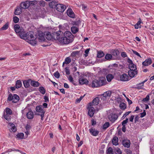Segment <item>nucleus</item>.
<instances>
[{
	"label": "nucleus",
	"instance_id": "nucleus-12",
	"mask_svg": "<svg viewBox=\"0 0 154 154\" xmlns=\"http://www.w3.org/2000/svg\"><path fill=\"white\" fill-rule=\"evenodd\" d=\"M122 143L125 147L128 148L130 146L131 142L129 140L125 139L122 140Z\"/></svg>",
	"mask_w": 154,
	"mask_h": 154
},
{
	"label": "nucleus",
	"instance_id": "nucleus-9",
	"mask_svg": "<svg viewBox=\"0 0 154 154\" xmlns=\"http://www.w3.org/2000/svg\"><path fill=\"white\" fill-rule=\"evenodd\" d=\"M38 36V40H39L40 42L45 41V33H43L41 31L39 32Z\"/></svg>",
	"mask_w": 154,
	"mask_h": 154
},
{
	"label": "nucleus",
	"instance_id": "nucleus-53",
	"mask_svg": "<svg viewBox=\"0 0 154 154\" xmlns=\"http://www.w3.org/2000/svg\"><path fill=\"white\" fill-rule=\"evenodd\" d=\"M54 75L55 77L57 79L59 78L60 76V73L58 71H57L54 72Z\"/></svg>",
	"mask_w": 154,
	"mask_h": 154
},
{
	"label": "nucleus",
	"instance_id": "nucleus-46",
	"mask_svg": "<svg viewBox=\"0 0 154 154\" xmlns=\"http://www.w3.org/2000/svg\"><path fill=\"white\" fill-rule=\"evenodd\" d=\"M137 86L136 87V89H142L143 88V85L141 84V83L137 85Z\"/></svg>",
	"mask_w": 154,
	"mask_h": 154
},
{
	"label": "nucleus",
	"instance_id": "nucleus-37",
	"mask_svg": "<svg viewBox=\"0 0 154 154\" xmlns=\"http://www.w3.org/2000/svg\"><path fill=\"white\" fill-rule=\"evenodd\" d=\"M129 67L130 70H136L137 68L136 66L133 63L129 64Z\"/></svg>",
	"mask_w": 154,
	"mask_h": 154
},
{
	"label": "nucleus",
	"instance_id": "nucleus-19",
	"mask_svg": "<svg viewBox=\"0 0 154 154\" xmlns=\"http://www.w3.org/2000/svg\"><path fill=\"white\" fill-rule=\"evenodd\" d=\"M27 118L28 119H32L34 117V114L31 110H29L26 114Z\"/></svg>",
	"mask_w": 154,
	"mask_h": 154
},
{
	"label": "nucleus",
	"instance_id": "nucleus-39",
	"mask_svg": "<svg viewBox=\"0 0 154 154\" xmlns=\"http://www.w3.org/2000/svg\"><path fill=\"white\" fill-rule=\"evenodd\" d=\"M114 150L116 154H121L122 153V151L119 148H114Z\"/></svg>",
	"mask_w": 154,
	"mask_h": 154
},
{
	"label": "nucleus",
	"instance_id": "nucleus-2",
	"mask_svg": "<svg viewBox=\"0 0 154 154\" xmlns=\"http://www.w3.org/2000/svg\"><path fill=\"white\" fill-rule=\"evenodd\" d=\"M27 38L26 40H28L27 42L32 45H35L38 41L37 35L32 31H29L27 32Z\"/></svg>",
	"mask_w": 154,
	"mask_h": 154
},
{
	"label": "nucleus",
	"instance_id": "nucleus-8",
	"mask_svg": "<svg viewBox=\"0 0 154 154\" xmlns=\"http://www.w3.org/2000/svg\"><path fill=\"white\" fill-rule=\"evenodd\" d=\"M66 8L65 5L61 4H58L56 6V9L58 11L62 12L64 11Z\"/></svg>",
	"mask_w": 154,
	"mask_h": 154
},
{
	"label": "nucleus",
	"instance_id": "nucleus-55",
	"mask_svg": "<svg viewBox=\"0 0 154 154\" xmlns=\"http://www.w3.org/2000/svg\"><path fill=\"white\" fill-rule=\"evenodd\" d=\"M45 1L42 0L39 1V5L42 7H44L45 6Z\"/></svg>",
	"mask_w": 154,
	"mask_h": 154
},
{
	"label": "nucleus",
	"instance_id": "nucleus-11",
	"mask_svg": "<svg viewBox=\"0 0 154 154\" xmlns=\"http://www.w3.org/2000/svg\"><path fill=\"white\" fill-rule=\"evenodd\" d=\"M18 34L21 38L24 40H26L27 38V33H26V32L23 30L19 33Z\"/></svg>",
	"mask_w": 154,
	"mask_h": 154
},
{
	"label": "nucleus",
	"instance_id": "nucleus-50",
	"mask_svg": "<svg viewBox=\"0 0 154 154\" xmlns=\"http://www.w3.org/2000/svg\"><path fill=\"white\" fill-rule=\"evenodd\" d=\"M3 116L9 122L10 121L11 119L10 115H4Z\"/></svg>",
	"mask_w": 154,
	"mask_h": 154
},
{
	"label": "nucleus",
	"instance_id": "nucleus-33",
	"mask_svg": "<svg viewBox=\"0 0 154 154\" xmlns=\"http://www.w3.org/2000/svg\"><path fill=\"white\" fill-rule=\"evenodd\" d=\"M9 27V22H7L1 28V29L2 30H5L7 29Z\"/></svg>",
	"mask_w": 154,
	"mask_h": 154
},
{
	"label": "nucleus",
	"instance_id": "nucleus-45",
	"mask_svg": "<svg viewBox=\"0 0 154 154\" xmlns=\"http://www.w3.org/2000/svg\"><path fill=\"white\" fill-rule=\"evenodd\" d=\"M107 153L108 154H113V152L112 148L111 147L108 148L107 150Z\"/></svg>",
	"mask_w": 154,
	"mask_h": 154
},
{
	"label": "nucleus",
	"instance_id": "nucleus-62",
	"mask_svg": "<svg viewBox=\"0 0 154 154\" xmlns=\"http://www.w3.org/2000/svg\"><path fill=\"white\" fill-rule=\"evenodd\" d=\"M31 128V126L28 124H27L25 127V128L26 130L29 131Z\"/></svg>",
	"mask_w": 154,
	"mask_h": 154
},
{
	"label": "nucleus",
	"instance_id": "nucleus-47",
	"mask_svg": "<svg viewBox=\"0 0 154 154\" xmlns=\"http://www.w3.org/2000/svg\"><path fill=\"white\" fill-rule=\"evenodd\" d=\"M120 107L121 109H124L126 108V104L124 103H122L120 104Z\"/></svg>",
	"mask_w": 154,
	"mask_h": 154
},
{
	"label": "nucleus",
	"instance_id": "nucleus-57",
	"mask_svg": "<svg viewBox=\"0 0 154 154\" xmlns=\"http://www.w3.org/2000/svg\"><path fill=\"white\" fill-rule=\"evenodd\" d=\"M90 50V48H88L85 50V54H84V55L85 57H86L88 56V54L89 53Z\"/></svg>",
	"mask_w": 154,
	"mask_h": 154
},
{
	"label": "nucleus",
	"instance_id": "nucleus-18",
	"mask_svg": "<svg viewBox=\"0 0 154 154\" xmlns=\"http://www.w3.org/2000/svg\"><path fill=\"white\" fill-rule=\"evenodd\" d=\"M152 63L151 59L149 58L146 59L145 61L142 63V64L144 66H147Z\"/></svg>",
	"mask_w": 154,
	"mask_h": 154
},
{
	"label": "nucleus",
	"instance_id": "nucleus-43",
	"mask_svg": "<svg viewBox=\"0 0 154 154\" xmlns=\"http://www.w3.org/2000/svg\"><path fill=\"white\" fill-rule=\"evenodd\" d=\"M71 61V59L69 57H67L66 58L65 61L64 63H65L66 64H69Z\"/></svg>",
	"mask_w": 154,
	"mask_h": 154
},
{
	"label": "nucleus",
	"instance_id": "nucleus-31",
	"mask_svg": "<svg viewBox=\"0 0 154 154\" xmlns=\"http://www.w3.org/2000/svg\"><path fill=\"white\" fill-rule=\"evenodd\" d=\"M12 113L11 110L8 108H7L6 109L4 115H11Z\"/></svg>",
	"mask_w": 154,
	"mask_h": 154
},
{
	"label": "nucleus",
	"instance_id": "nucleus-58",
	"mask_svg": "<svg viewBox=\"0 0 154 154\" xmlns=\"http://www.w3.org/2000/svg\"><path fill=\"white\" fill-rule=\"evenodd\" d=\"M131 112V111H128L126 112L125 114H124L123 116L122 117V119H124L127 115L129 114Z\"/></svg>",
	"mask_w": 154,
	"mask_h": 154
},
{
	"label": "nucleus",
	"instance_id": "nucleus-28",
	"mask_svg": "<svg viewBox=\"0 0 154 154\" xmlns=\"http://www.w3.org/2000/svg\"><path fill=\"white\" fill-rule=\"evenodd\" d=\"M111 54L113 56L116 57L119 54V51L117 50H112L111 52Z\"/></svg>",
	"mask_w": 154,
	"mask_h": 154
},
{
	"label": "nucleus",
	"instance_id": "nucleus-25",
	"mask_svg": "<svg viewBox=\"0 0 154 154\" xmlns=\"http://www.w3.org/2000/svg\"><path fill=\"white\" fill-rule=\"evenodd\" d=\"M13 97L14 98L13 100L12 101L13 103H16L19 101L20 100V98L18 95L16 94H14Z\"/></svg>",
	"mask_w": 154,
	"mask_h": 154
},
{
	"label": "nucleus",
	"instance_id": "nucleus-20",
	"mask_svg": "<svg viewBox=\"0 0 154 154\" xmlns=\"http://www.w3.org/2000/svg\"><path fill=\"white\" fill-rule=\"evenodd\" d=\"M67 15L70 17L72 18L74 17L75 14L71 9H69L67 10Z\"/></svg>",
	"mask_w": 154,
	"mask_h": 154
},
{
	"label": "nucleus",
	"instance_id": "nucleus-41",
	"mask_svg": "<svg viewBox=\"0 0 154 154\" xmlns=\"http://www.w3.org/2000/svg\"><path fill=\"white\" fill-rule=\"evenodd\" d=\"M10 124V126H11V131H12L14 132H15L16 131V128L14 125L12 123Z\"/></svg>",
	"mask_w": 154,
	"mask_h": 154
},
{
	"label": "nucleus",
	"instance_id": "nucleus-49",
	"mask_svg": "<svg viewBox=\"0 0 154 154\" xmlns=\"http://www.w3.org/2000/svg\"><path fill=\"white\" fill-rule=\"evenodd\" d=\"M17 137L20 139H23L24 137V134L21 133L18 134L17 135Z\"/></svg>",
	"mask_w": 154,
	"mask_h": 154
},
{
	"label": "nucleus",
	"instance_id": "nucleus-4",
	"mask_svg": "<svg viewBox=\"0 0 154 154\" xmlns=\"http://www.w3.org/2000/svg\"><path fill=\"white\" fill-rule=\"evenodd\" d=\"M35 109L36 112H38V113H36V115L40 116H41V120H43L45 112L43 109L42 106L41 105L37 106L36 107Z\"/></svg>",
	"mask_w": 154,
	"mask_h": 154
},
{
	"label": "nucleus",
	"instance_id": "nucleus-51",
	"mask_svg": "<svg viewBox=\"0 0 154 154\" xmlns=\"http://www.w3.org/2000/svg\"><path fill=\"white\" fill-rule=\"evenodd\" d=\"M85 94H84L83 96H82L80 97L79 98L77 99L76 100L75 103H79L82 100L83 98L85 96Z\"/></svg>",
	"mask_w": 154,
	"mask_h": 154
},
{
	"label": "nucleus",
	"instance_id": "nucleus-14",
	"mask_svg": "<svg viewBox=\"0 0 154 154\" xmlns=\"http://www.w3.org/2000/svg\"><path fill=\"white\" fill-rule=\"evenodd\" d=\"M89 131L92 135L95 136H97L99 133L98 131L95 130V129L92 128L89 129Z\"/></svg>",
	"mask_w": 154,
	"mask_h": 154
},
{
	"label": "nucleus",
	"instance_id": "nucleus-24",
	"mask_svg": "<svg viewBox=\"0 0 154 154\" xmlns=\"http://www.w3.org/2000/svg\"><path fill=\"white\" fill-rule=\"evenodd\" d=\"M118 138L116 136L114 137L112 140V143L113 145L116 146L119 144L118 143Z\"/></svg>",
	"mask_w": 154,
	"mask_h": 154
},
{
	"label": "nucleus",
	"instance_id": "nucleus-21",
	"mask_svg": "<svg viewBox=\"0 0 154 154\" xmlns=\"http://www.w3.org/2000/svg\"><path fill=\"white\" fill-rule=\"evenodd\" d=\"M128 75L125 74L122 75L120 76V79L123 81H126L128 80Z\"/></svg>",
	"mask_w": 154,
	"mask_h": 154
},
{
	"label": "nucleus",
	"instance_id": "nucleus-15",
	"mask_svg": "<svg viewBox=\"0 0 154 154\" xmlns=\"http://www.w3.org/2000/svg\"><path fill=\"white\" fill-rule=\"evenodd\" d=\"M57 3V0H53L49 3V5L50 7L52 8H56V6L58 4Z\"/></svg>",
	"mask_w": 154,
	"mask_h": 154
},
{
	"label": "nucleus",
	"instance_id": "nucleus-10",
	"mask_svg": "<svg viewBox=\"0 0 154 154\" xmlns=\"http://www.w3.org/2000/svg\"><path fill=\"white\" fill-rule=\"evenodd\" d=\"M20 6L21 8L23 9L27 8L29 6V1H26L21 2L20 5Z\"/></svg>",
	"mask_w": 154,
	"mask_h": 154
},
{
	"label": "nucleus",
	"instance_id": "nucleus-52",
	"mask_svg": "<svg viewBox=\"0 0 154 154\" xmlns=\"http://www.w3.org/2000/svg\"><path fill=\"white\" fill-rule=\"evenodd\" d=\"M13 21L15 23H18L19 20V18L16 16H15L13 17Z\"/></svg>",
	"mask_w": 154,
	"mask_h": 154
},
{
	"label": "nucleus",
	"instance_id": "nucleus-16",
	"mask_svg": "<svg viewBox=\"0 0 154 154\" xmlns=\"http://www.w3.org/2000/svg\"><path fill=\"white\" fill-rule=\"evenodd\" d=\"M14 28L15 31L17 34H18L22 31L21 28L18 24H15L14 26Z\"/></svg>",
	"mask_w": 154,
	"mask_h": 154
},
{
	"label": "nucleus",
	"instance_id": "nucleus-17",
	"mask_svg": "<svg viewBox=\"0 0 154 154\" xmlns=\"http://www.w3.org/2000/svg\"><path fill=\"white\" fill-rule=\"evenodd\" d=\"M79 83L81 85L86 84H88V80L83 78H80L79 79Z\"/></svg>",
	"mask_w": 154,
	"mask_h": 154
},
{
	"label": "nucleus",
	"instance_id": "nucleus-23",
	"mask_svg": "<svg viewBox=\"0 0 154 154\" xmlns=\"http://www.w3.org/2000/svg\"><path fill=\"white\" fill-rule=\"evenodd\" d=\"M45 37L48 40H50L52 38V35L50 32H45Z\"/></svg>",
	"mask_w": 154,
	"mask_h": 154
},
{
	"label": "nucleus",
	"instance_id": "nucleus-63",
	"mask_svg": "<svg viewBox=\"0 0 154 154\" xmlns=\"http://www.w3.org/2000/svg\"><path fill=\"white\" fill-rule=\"evenodd\" d=\"M121 55L122 57L123 58L127 56V54L125 52H122L121 53Z\"/></svg>",
	"mask_w": 154,
	"mask_h": 154
},
{
	"label": "nucleus",
	"instance_id": "nucleus-27",
	"mask_svg": "<svg viewBox=\"0 0 154 154\" xmlns=\"http://www.w3.org/2000/svg\"><path fill=\"white\" fill-rule=\"evenodd\" d=\"M31 85L34 87H38L39 85V83L38 82L31 80L30 82Z\"/></svg>",
	"mask_w": 154,
	"mask_h": 154
},
{
	"label": "nucleus",
	"instance_id": "nucleus-64",
	"mask_svg": "<svg viewBox=\"0 0 154 154\" xmlns=\"http://www.w3.org/2000/svg\"><path fill=\"white\" fill-rule=\"evenodd\" d=\"M44 99L45 100V102H47L49 101L48 98L47 96H45L44 97Z\"/></svg>",
	"mask_w": 154,
	"mask_h": 154
},
{
	"label": "nucleus",
	"instance_id": "nucleus-40",
	"mask_svg": "<svg viewBox=\"0 0 154 154\" xmlns=\"http://www.w3.org/2000/svg\"><path fill=\"white\" fill-rule=\"evenodd\" d=\"M13 98L14 97L12 94H10L8 95V96L7 100V102H8V101H12H12L13 100Z\"/></svg>",
	"mask_w": 154,
	"mask_h": 154
},
{
	"label": "nucleus",
	"instance_id": "nucleus-1",
	"mask_svg": "<svg viewBox=\"0 0 154 154\" xmlns=\"http://www.w3.org/2000/svg\"><path fill=\"white\" fill-rule=\"evenodd\" d=\"M73 35L69 31H66L61 35L59 42L63 44H68L73 41Z\"/></svg>",
	"mask_w": 154,
	"mask_h": 154
},
{
	"label": "nucleus",
	"instance_id": "nucleus-42",
	"mask_svg": "<svg viewBox=\"0 0 154 154\" xmlns=\"http://www.w3.org/2000/svg\"><path fill=\"white\" fill-rule=\"evenodd\" d=\"M112 58V54H107L105 56V59L106 60H110Z\"/></svg>",
	"mask_w": 154,
	"mask_h": 154
},
{
	"label": "nucleus",
	"instance_id": "nucleus-35",
	"mask_svg": "<svg viewBox=\"0 0 154 154\" xmlns=\"http://www.w3.org/2000/svg\"><path fill=\"white\" fill-rule=\"evenodd\" d=\"M22 84L21 81L20 80H17L16 82L15 86L17 88H20L22 86Z\"/></svg>",
	"mask_w": 154,
	"mask_h": 154
},
{
	"label": "nucleus",
	"instance_id": "nucleus-7",
	"mask_svg": "<svg viewBox=\"0 0 154 154\" xmlns=\"http://www.w3.org/2000/svg\"><path fill=\"white\" fill-rule=\"evenodd\" d=\"M118 118V115L116 113H111L108 116L109 119L112 123L114 122Z\"/></svg>",
	"mask_w": 154,
	"mask_h": 154
},
{
	"label": "nucleus",
	"instance_id": "nucleus-29",
	"mask_svg": "<svg viewBox=\"0 0 154 154\" xmlns=\"http://www.w3.org/2000/svg\"><path fill=\"white\" fill-rule=\"evenodd\" d=\"M30 80L31 79H29L28 80H25L23 82V84L25 88H27L29 86V82Z\"/></svg>",
	"mask_w": 154,
	"mask_h": 154
},
{
	"label": "nucleus",
	"instance_id": "nucleus-32",
	"mask_svg": "<svg viewBox=\"0 0 154 154\" xmlns=\"http://www.w3.org/2000/svg\"><path fill=\"white\" fill-rule=\"evenodd\" d=\"M71 30L73 33L75 34L78 31L79 29L75 26H73L71 27Z\"/></svg>",
	"mask_w": 154,
	"mask_h": 154
},
{
	"label": "nucleus",
	"instance_id": "nucleus-59",
	"mask_svg": "<svg viewBox=\"0 0 154 154\" xmlns=\"http://www.w3.org/2000/svg\"><path fill=\"white\" fill-rule=\"evenodd\" d=\"M66 73V75H68L70 74V71L67 67L65 68Z\"/></svg>",
	"mask_w": 154,
	"mask_h": 154
},
{
	"label": "nucleus",
	"instance_id": "nucleus-22",
	"mask_svg": "<svg viewBox=\"0 0 154 154\" xmlns=\"http://www.w3.org/2000/svg\"><path fill=\"white\" fill-rule=\"evenodd\" d=\"M100 99L99 97H96L92 101V106L97 105L99 104Z\"/></svg>",
	"mask_w": 154,
	"mask_h": 154
},
{
	"label": "nucleus",
	"instance_id": "nucleus-44",
	"mask_svg": "<svg viewBox=\"0 0 154 154\" xmlns=\"http://www.w3.org/2000/svg\"><path fill=\"white\" fill-rule=\"evenodd\" d=\"M29 6L31 5H34L37 3V1L36 0L29 1Z\"/></svg>",
	"mask_w": 154,
	"mask_h": 154
},
{
	"label": "nucleus",
	"instance_id": "nucleus-6",
	"mask_svg": "<svg viewBox=\"0 0 154 154\" xmlns=\"http://www.w3.org/2000/svg\"><path fill=\"white\" fill-rule=\"evenodd\" d=\"M63 34V32L61 31L55 32L53 33L52 35V38L54 40H58L59 41V39L60 38L61 34Z\"/></svg>",
	"mask_w": 154,
	"mask_h": 154
},
{
	"label": "nucleus",
	"instance_id": "nucleus-56",
	"mask_svg": "<svg viewBox=\"0 0 154 154\" xmlns=\"http://www.w3.org/2000/svg\"><path fill=\"white\" fill-rule=\"evenodd\" d=\"M128 118H127L125 120H124L122 122V126L125 125V124H126L128 123Z\"/></svg>",
	"mask_w": 154,
	"mask_h": 154
},
{
	"label": "nucleus",
	"instance_id": "nucleus-34",
	"mask_svg": "<svg viewBox=\"0 0 154 154\" xmlns=\"http://www.w3.org/2000/svg\"><path fill=\"white\" fill-rule=\"evenodd\" d=\"M103 52L101 51H99L97 52V57L98 58H101L104 56Z\"/></svg>",
	"mask_w": 154,
	"mask_h": 154
},
{
	"label": "nucleus",
	"instance_id": "nucleus-61",
	"mask_svg": "<svg viewBox=\"0 0 154 154\" xmlns=\"http://www.w3.org/2000/svg\"><path fill=\"white\" fill-rule=\"evenodd\" d=\"M146 115L145 110H144L143 112L140 113V117L142 118L144 117Z\"/></svg>",
	"mask_w": 154,
	"mask_h": 154
},
{
	"label": "nucleus",
	"instance_id": "nucleus-3",
	"mask_svg": "<svg viewBox=\"0 0 154 154\" xmlns=\"http://www.w3.org/2000/svg\"><path fill=\"white\" fill-rule=\"evenodd\" d=\"M106 80L104 79H99L98 80L95 79L92 81L91 87L92 88L99 87L105 84Z\"/></svg>",
	"mask_w": 154,
	"mask_h": 154
},
{
	"label": "nucleus",
	"instance_id": "nucleus-38",
	"mask_svg": "<svg viewBox=\"0 0 154 154\" xmlns=\"http://www.w3.org/2000/svg\"><path fill=\"white\" fill-rule=\"evenodd\" d=\"M38 91L43 94H45V90L43 87L41 86L39 87V88Z\"/></svg>",
	"mask_w": 154,
	"mask_h": 154
},
{
	"label": "nucleus",
	"instance_id": "nucleus-13",
	"mask_svg": "<svg viewBox=\"0 0 154 154\" xmlns=\"http://www.w3.org/2000/svg\"><path fill=\"white\" fill-rule=\"evenodd\" d=\"M137 73V71L136 70H130L128 71V74L130 77H134Z\"/></svg>",
	"mask_w": 154,
	"mask_h": 154
},
{
	"label": "nucleus",
	"instance_id": "nucleus-26",
	"mask_svg": "<svg viewBox=\"0 0 154 154\" xmlns=\"http://www.w3.org/2000/svg\"><path fill=\"white\" fill-rule=\"evenodd\" d=\"M112 93V92L110 91H108L104 92L103 94V96L104 97H109L111 96Z\"/></svg>",
	"mask_w": 154,
	"mask_h": 154
},
{
	"label": "nucleus",
	"instance_id": "nucleus-60",
	"mask_svg": "<svg viewBox=\"0 0 154 154\" xmlns=\"http://www.w3.org/2000/svg\"><path fill=\"white\" fill-rule=\"evenodd\" d=\"M132 51H133V53L134 54H136L137 56H138L140 57H141L140 55V54L138 53L136 51H134V50H132Z\"/></svg>",
	"mask_w": 154,
	"mask_h": 154
},
{
	"label": "nucleus",
	"instance_id": "nucleus-36",
	"mask_svg": "<svg viewBox=\"0 0 154 154\" xmlns=\"http://www.w3.org/2000/svg\"><path fill=\"white\" fill-rule=\"evenodd\" d=\"M113 76L111 74H108L106 76L107 80L108 82H110L113 79Z\"/></svg>",
	"mask_w": 154,
	"mask_h": 154
},
{
	"label": "nucleus",
	"instance_id": "nucleus-5",
	"mask_svg": "<svg viewBox=\"0 0 154 154\" xmlns=\"http://www.w3.org/2000/svg\"><path fill=\"white\" fill-rule=\"evenodd\" d=\"M92 103H89L88 108V114L91 117H93L95 112V109L94 107H92Z\"/></svg>",
	"mask_w": 154,
	"mask_h": 154
},
{
	"label": "nucleus",
	"instance_id": "nucleus-54",
	"mask_svg": "<svg viewBox=\"0 0 154 154\" xmlns=\"http://www.w3.org/2000/svg\"><path fill=\"white\" fill-rule=\"evenodd\" d=\"M149 95H147L145 98H143L142 100V101L143 102H146L148 101L149 100Z\"/></svg>",
	"mask_w": 154,
	"mask_h": 154
},
{
	"label": "nucleus",
	"instance_id": "nucleus-30",
	"mask_svg": "<svg viewBox=\"0 0 154 154\" xmlns=\"http://www.w3.org/2000/svg\"><path fill=\"white\" fill-rule=\"evenodd\" d=\"M22 11V10L21 8L18 7L15 10L14 14L16 15H18L20 14Z\"/></svg>",
	"mask_w": 154,
	"mask_h": 154
},
{
	"label": "nucleus",
	"instance_id": "nucleus-48",
	"mask_svg": "<svg viewBox=\"0 0 154 154\" xmlns=\"http://www.w3.org/2000/svg\"><path fill=\"white\" fill-rule=\"evenodd\" d=\"M109 126V122H106L105 123L103 126V129L105 130Z\"/></svg>",
	"mask_w": 154,
	"mask_h": 154
}]
</instances>
